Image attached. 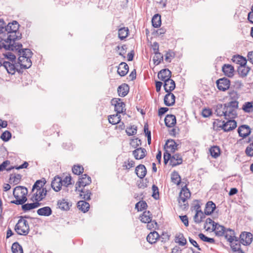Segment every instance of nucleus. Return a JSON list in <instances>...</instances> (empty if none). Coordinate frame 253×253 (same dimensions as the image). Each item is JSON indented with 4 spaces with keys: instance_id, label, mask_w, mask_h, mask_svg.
Returning a JSON list of instances; mask_svg holds the SVG:
<instances>
[{
    "instance_id": "obj_18",
    "label": "nucleus",
    "mask_w": 253,
    "mask_h": 253,
    "mask_svg": "<svg viewBox=\"0 0 253 253\" xmlns=\"http://www.w3.org/2000/svg\"><path fill=\"white\" fill-rule=\"evenodd\" d=\"M175 97L171 92H167L164 97V103L166 106H170L175 103Z\"/></svg>"
},
{
    "instance_id": "obj_5",
    "label": "nucleus",
    "mask_w": 253,
    "mask_h": 253,
    "mask_svg": "<svg viewBox=\"0 0 253 253\" xmlns=\"http://www.w3.org/2000/svg\"><path fill=\"white\" fill-rule=\"evenodd\" d=\"M227 121L219 122L217 125L218 127L221 128L224 131H229L235 129L237 126L236 122L233 119H227Z\"/></svg>"
},
{
    "instance_id": "obj_59",
    "label": "nucleus",
    "mask_w": 253,
    "mask_h": 253,
    "mask_svg": "<svg viewBox=\"0 0 253 253\" xmlns=\"http://www.w3.org/2000/svg\"><path fill=\"white\" fill-rule=\"evenodd\" d=\"M126 131L129 136L134 135L137 132V127L135 126H131L126 128Z\"/></svg>"
},
{
    "instance_id": "obj_29",
    "label": "nucleus",
    "mask_w": 253,
    "mask_h": 253,
    "mask_svg": "<svg viewBox=\"0 0 253 253\" xmlns=\"http://www.w3.org/2000/svg\"><path fill=\"white\" fill-rule=\"evenodd\" d=\"M160 236L158 233L155 231L150 232L147 236V241L151 244L156 243Z\"/></svg>"
},
{
    "instance_id": "obj_49",
    "label": "nucleus",
    "mask_w": 253,
    "mask_h": 253,
    "mask_svg": "<svg viewBox=\"0 0 253 253\" xmlns=\"http://www.w3.org/2000/svg\"><path fill=\"white\" fill-rule=\"evenodd\" d=\"M210 152L211 156L214 158L218 157L220 154V149L216 146L211 147L210 149Z\"/></svg>"
},
{
    "instance_id": "obj_34",
    "label": "nucleus",
    "mask_w": 253,
    "mask_h": 253,
    "mask_svg": "<svg viewBox=\"0 0 253 253\" xmlns=\"http://www.w3.org/2000/svg\"><path fill=\"white\" fill-rule=\"evenodd\" d=\"M22 47V46L17 49H14V50H17L18 51L19 56H23L24 58L25 57L26 58H31L32 52L31 50L28 48L21 49V48Z\"/></svg>"
},
{
    "instance_id": "obj_57",
    "label": "nucleus",
    "mask_w": 253,
    "mask_h": 253,
    "mask_svg": "<svg viewBox=\"0 0 253 253\" xmlns=\"http://www.w3.org/2000/svg\"><path fill=\"white\" fill-rule=\"evenodd\" d=\"M198 236L201 240H202L204 242H208V243H211V244L214 243L215 241L213 238H209V237L206 236L203 233L199 234Z\"/></svg>"
},
{
    "instance_id": "obj_19",
    "label": "nucleus",
    "mask_w": 253,
    "mask_h": 253,
    "mask_svg": "<svg viewBox=\"0 0 253 253\" xmlns=\"http://www.w3.org/2000/svg\"><path fill=\"white\" fill-rule=\"evenodd\" d=\"M224 74L229 78L234 76V68L233 66L230 64H224L222 68Z\"/></svg>"
},
{
    "instance_id": "obj_26",
    "label": "nucleus",
    "mask_w": 253,
    "mask_h": 253,
    "mask_svg": "<svg viewBox=\"0 0 253 253\" xmlns=\"http://www.w3.org/2000/svg\"><path fill=\"white\" fill-rule=\"evenodd\" d=\"M71 205L65 199H62L57 202L58 208L63 211H68Z\"/></svg>"
},
{
    "instance_id": "obj_6",
    "label": "nucleus",
    "mask_w": 253,
    "mask_h": 253,
    "mask_svg": "<svg viewBox=\"0 0 253 253\" xmlns=\"http://www.w3.org/2000/svg\"><path fill=\"white\" fill-rule=\"evenodd\" d=\"M91 182L90 177L88 176L86 174L82 175V177L79 179L78 181L76 184V191L81 188H84L86 185H89Z\"/></svg>"
},
{
    "instance_id": "obj_20",
    "label": "nucleus",
    "mask_w": 253,
    "mask_h": 253,
    "mask_svg": "<svg viewBox=\"0 0 253 253\" xmlns=\"http://www.w3.org/2000/svg\"><path fill=\"white\" fill-rule=\"evenodd\" d=\"M33 202H34L32 203H27L25 204H23V205H21L22 210L26 212L31 210L37 208L41 205V203H39L36 201Z\"/></svg>"
},
{
    "instance_id": "obj_27",
    "label": "nucleus",
    "mask_w": 253,
    "mask_h": 253,
    "mask_svg": "<svg viewBox=\"0 0 253 253\" xmlns=\"http://www.w3.org/2000/svg\"><path fill=\"white\" fill-rule=\"evenodd\" d=\"M147 170L143 165H139L135 168V173L140 178H144L146 174Z\"/></svg>"
},
{
    "instance_id": "obj_37",
    "label": "nucleus",
    "mask_w": 253,
    "mask_h": 253,
    "mask_svg": "<svg viewBox=\"0 0 253 253\" xmlns=\"http://www.w3.org/2000/svg\"><path fill=\"white\" fill-rule=\"evenodd\" d=\"M37 213L39 215L42 216H49L52 213V210L49 207H44L43 208L39 209L37 211Z\"/></svg>"
},
{
    "instance_id": "obj_46",
    "label": "nucleus",
    "mask_w": 253,
    "mask_h": 253,
    "mask_svg": "<svg viewBox=\"0 0 253 253\" xmlns=\"http://www.w3.org/2000/svg\"><path fill=\"white\" fill-rule=\"evenodd\" d=\"M128 28L123 27L120 28L118 31V37L119 39L123 40L126 38L128 34Z\"/></svg>"
},
{
    "instance_id": "obj_3",
    "label": "nucleus",
    "mask_w": 253,
    "mask_h": 253,
    "mask_svg": "<svg viewBox=\"0 0 253 253\" xmlns=\"http://www.w3.org/2000/svg\"><path fill=\"white\" fill-rule=\"evenodd\" d=\"M238 107V102L236 100L231 101L226 103L225 118L233 119L237 116V109Z\"/></svg>"
},
{
    "instance_id": "obj_40",
    "label": "nucleus",
    "mask_w": 253,
    "mask_h": 253,
    "mask_svg": "<svg viewBox=\"0 0 253 253\" xmlns=\"http://www.w3.org/2000/svg\"><path fill=\"white\" fill-rule=\"evenodd\" d=\"M141 222L146 223L152 220V214L149 211H145L140 217Z\"/></svg>"
},
{
    "instance_id": "obj_56",
    "label": "nucleus",
    "mask_w": 253,
    "mask_h": 253,
    "mask_svg": "<svg viewBox=\"0 0 253 253\" xmlns=\"http://www.w3.org/2000/svg\"><path fill=\"white\" fill-rule=\"evenodd\" d=\"M6 24L3 20L0 19V37L5 38Z\"/></svg>"
},
{
    "instance_id": "obj_16",
    "label": "nucleus",
    "mask_w": 253,
    "mask_h": 253,
    "mask_svg": "<svg viewBox=\"0 0 253 253\" xmlns=\"http://www.w3.org/2000/svg\"><path fill=\"white\" fill-rule=\"evenodd\" d=\"M238 132L240 137L245 138L251 134V130L249 126L244 125L239 127Z\"/></svg>"
},
{
    "instance_id": "obj_15",
    "label": "nucleus",
    "mask_w": 253,
    "mask_h": 253,
    "mask_svg": "<svg viewBox=\"0 0 253 253\" xmlns=\"http://www.w3.org/2000/svg\"><path fill=\"white\" fill-rule=\"evenodd\" d=\"M51 186L55 191H59L63 186L62 178L58 176H56L52 181Z\"/></svg>"
},
{
    "instance_id": "obj_54",
    "label": "nucleus",
    "mask_w": 253,
    "mask_h": 253,
    "mask_svg": "<svg viewBox=\"0 0 253 253\" xmlns=\"http://www.w3.org/2000/svg\"><path fill=\"white\" fill-rule=\"evenodd\" d=\"M179 196L189 199L190 197L191 193L186 186H185L182 188Z\"/></svg>"
},
{
    "instance_id": "obj_11",
    "label": "nucleus",
    "mask_w": 253,
    "mask_h": 253,
    "mask_svg": "<svg viewBox=\"0 0 253 253\" xmlns=\"http://www.w3.org/2000/svg\"><path fill=\"white\" fill-rule=\"evenodd\" d=\"M0 49L4 48L7 50H11L13 51L14 49H17L22 46V44H17V45H14L13 44L5 42L4 40H3L5 39V38L3 37H0Z\"/></svg>"
},
{
    "instance_id": "obj_31",
    "label": "nucleus",
    "mask_w": 253,
    "mask_h": 253,
    "mask_svg": "<svg viewBox=\"0 0 253 253\" xmlns=\"http://www.w3.org/2000/svg\"><path fill=\"white\" fill-rule=\"evenodd\" d=\"M174 241L180 246H183L187 244L186 239L184 237L182 233H177L175 236Z\"/></svg>"
},
{
    "instance_id": "obj_55",
    "label": "nucleus",
    "mask_w": 253,
    "mask_h": 253,
    "mask_svg": "<svg viewBox=\"0 0 253 253\" xmlns=\"http://www.w3.org/2000/svg\"><path fill=\"white\" fill-rule=\"evenodd\" d=\"M22 178V175L20 174H11L10 176V180L11 181H12L13 183L14 184H18L20 180Z\"/></svg>"
},
{
    "instance_id": "obj_24",
    "label": "nucleus",
    "mask_w": 253,
    "mask_h": 253,
    "mask_svg": "<svg viewBox=\"0 0 253 253\" xmlns=\"http://www.w3.org/2000/svg\"><path fill=\"white\" fill-rule=\"evenodd\" d=\"M128 71V66L125 62H122L118 66L117 72L121 76H125Z\"/></svg>"
},
{
    "instance_id": "obj_58",
    "label": "nucleus",
    "mask_w": 253,
    "mask_h": 253,
    "mask_svg": "<svg viewBox=\"0 0 253 253\" xmlns=\"http://www.w3.org/2000/svg\"><path fill=\"white\" fill-rule=\"evenodd\" d=\"M147 206V203L145 201H139L136 204L135 209H136L138 211H141L146 209Z\"/></svg>"
},
{
    "instance_id": "obj_1",
    "label": "nucleus",
    "mask_w": 253,
    "mask_h": 253,
    "mask_svg": "<svg viewBox=\"0 0 253 253\" xmlns=\"http://www.w3.org/2000/svg\"><path fill=\"white\" fill-rule=\"evenodd\" d=\"M19 27V25L16 21H13L6 26L5 28L6 38L3 39L5 42L13 44L14 45L20 44L15 42L16 40H19L21 38V34L18 31Z\"/></svg>"
},
{
    "instance_id": "obj_7",
    "label": "nucleus",
    "mask_w": 253,
    "mask_h": 253,
    "mask_svg": "<svg viewBox=\"0 0 253 253\" xmlns=\"http://www.w3.org/2000/svg\"><path fill=\"white\" fill-rule=\"evenodd\" d=\"M112 104L114 105L115 111L117 114L123 113L126 111V105L120 98H114L111 101Z\"/></svg>"
},
{
    "instance_id": "obj_53",
    "label": "nucleus",
    "mask_w": 253,
    "mask_h": 253,
    "mask_svg": "<svg viewBox=\"0 0 253 253\" xmlns=\"http://www.w3.org/2000/svg\"><path fill=\"white\" fill-rule=\"evenodd\" d=\"M243 109L245 112L247 113L252 112L253 111V101L245 103L243 106Z\"/></svg>"
},
{
    "instance_id": "obj_45",
    "label": "nucleus",
    "mask_w": 253,
    "mask_h": 253,
    "mask_svg": "<svg viewBox=\"0 0 253 253\" xmlns=\"http://www.w3.org/2000/svg\"><path fill=\"white\" fill-rule=\"evenodd\" d=\"M109 123L112 125H116L121 122V116L119 114L110 115L108 117Z\"/></svg>"
},
{
    "instance_id": "obj_10",
    "label": "nucleus",
    "mask_w": 253,
    "mask_h": 253,
    "mask_svg": "<svg viewBox=\"0 0 253 253\" xmlns=\"http://www.w3.org/2000/svg\"><path fill=\"white\" fill-rule=\"evenodd\" d=\"M216 84L219 90L224 91L229 89L230 85V82L228 79L223 78L217 80L216 81Z\"/></svg>"
},
{
    "instance_id": "obj_52",
    "label": "nucleus",
    "mask_w": 253,
    "mask_h": 253,
    "mask_svg": "<svg viewBox=\"0 0 253 253\" xmlns=\"http://www.w3.org/2000/svg\"><path fill=\"white\" fill-rule=\"evenodd\" d=\"M3 56L7 60H4V61H10V62L16 63V56L12 53L8 52L7 53L4 54ZM3 61H4V60H3Z\"/></svg>"
},
{
    "instance_id": "obj_39",
    "label": "nucleus",
    "mask_w": 253,
    "mask_h": 253,
    "mask_svg": "<svg viewBox=\"0 0 253 253\" xmlns=\"http://www.w3.org/2000/svg\"><path fill=\"white\" fill-rule=\"evenodd\" d=\"M250 68L246 65L240 66L238 68V72L240 77L244 78L247 76Z\"/></svg>"
},
{
    "instance_id": "obj_36",
    "label": "nucleus",
    "mask_w": 253,
    "mask_h": 253,
    "mask_svg": "<svg viewBox=\"0 0 253 253\" xmlns=\"http://www.w3.org/2000/svg\"><path fill=\"white\" fill-rule=\"evenodd\" d=\"M226 103L224 104H218L216 106L215 113L218 116H225Z\"/></svg>"
},
{
    "instance_id": "obj_14",
    "label": "nucleus",
    "mask_w": 253,
    "mask_h": 253,
    "mask_svg": "<svg viewBox=\"0 0 253 253\" xmlns=\"http://www.w3.org/2000/svg\"><path fill=\"white\" fill-rule=\"evenodd\" d=\"M171 76V73L168 69L161 70L158 74V78L164 82L170 79Z\"/></svg>"
},
{
    "instance_id": "obj_17",
    "label": "nucleus",
    "mask_w": 253,
    "mask_h": 253,
    "mask_svg": "<svg viewBox=\"0 0 253 253\" xmlns=\"http://www.w3.org/2000/svg\"><path fill=\"white\" fill-rule=\"evenodd\" d=\"M223 235L229 243H232L234 241L237 242V237L235 235L234 231L231 229H226Z\"/></svg>"
},
{
    "instance_id": "obj_2",
    "label": "nucleus",
    "mask_w": 253,
    "mask_h": 253,
    "mask_svg": "<svg viewBox=\"0 0 253 253\" xmlns=\"http://www.w3.org/2000/svg\"><path fill=\"white\" fill-rule=\"evenodd\" d=\"M27 193L28 190L26 187L21 186H16L13 192L16 200L11 201V203L17 205H23L27 201Z\"/></svg>"
},
{
    "instance_id": "obj_35",
    "label": "nucleus",
    "mask_w": 253,
    "mask_h": 253,
    "mask_svg": "<svg viewBox=\"0 0 253 253\" xmlns=\"http://www.w3.org/2000/svg\"><path fill=\"white\" fill-rule=\"evenodd\" d=\"M232 60L233 62L240 65V66L246 65L247 62L246 58L239 55L233 56Z\"/></svg>"
},
{
    "instance_id": "obj_25",
    "label": "nucleus",
    "mask_w": 253,
    "mask_h": 253,
    "mask_svg": "<svg viewBox=\"0 0 253 253\" xmlns=\"http://www.w3.org/2000/svg\"><path fill=\"white\" fill-rule=\"evenodd\" d=\"M183 160L181 156L179 154H175L172 156L170 165L172 167H175L182 163Z\"/></svg>"
},
{
    "instance_id": "obj_60",
    "label": "nucleus",
    "mask_w": 253,
    "mask_h": 253,
    "mask_svg": "<svg viewBox=\"0 0 253 253\" xmlns=\"http://www.w3.org/2000/svg\"><path fill=\"white\" fill-rule=\"evenodd\" d=\"M116 49L117 50L119 51V54L120 56H123V58H125V54L126 53V45H123L121 46L119 45H118L116 47Z\"/></svg>"
},
{
    "instance_id": "obj_41",
    "label": "nucleus",
    "mask_w": 253,
    "mask_h": 253,
    "mask_svg": "<svg viewBox=\"0 0 253 253\" xmlns=\"http://www.w3.org/2000/svg\"><path fill=\"white\" fill-rule=\"evenodd\" d=\"M230 243V246L232 250L235 253H244L241 249V245L237 240V242L234 241Z\"/></svg>"
},
{
    "instance_id": "obj_23",
    "label": "nucleus",
    "mask_w": 253,
    "mask_h": 253,
    "mask_svg": "<svg viewBox=\"0 0 253 253\" xmlns=\"http://www.w3.org/2000/svg\"><path fill=\"white\" fill-rule=\"evenodd\" d=\"M146 152V151L144 148H139L134 150L132 154L136 159L140 160L145 157Z\"/></svg>"
},
{
    "instance_id": "obj_32",
    "label": "nucleus",
    "mask_w": 253,
    "mask_h": 253,
    "mask_svg": "<svg viewBox=\"0 0 253 253\" xmlns=\"http://www.w3.org/2000/svg\"><path fill=\"white\" fill-rule=\"evenodd\" d=\"M226 229L223 226L220 225L217 223L214 224L212 230L214 231L216 235L218 236H222L224 233Z\"/></svg>"
},
{
    "instance_id": "obj_63",
    "label": "nucleus",
    "mask_w": 253,
    "mask_h": 253,
    "mask_svg": "<svg viewBox=\"0 0 253 253\" xmlns=\"http://www.w3.org/2000/svg\"><path fill=\"white\" fill-rule=\"evenodd\" d=\"M245 153L248 156H253V142L247 147Z\"/></svg>"
},
{
    "instance_id": "obj_28",
    "label": "nucleus",
    "mask_w": 253,
    "mask_h": 253,
    "mask_svg": "<svg viewBox=\"0 0 253 253\" xmlns=\"http://www.w3.org/2000/svg\"><path fill=\"white\" fill-rule=\"evenodd\" d=\"M129 91V86L126 84H123L118 88V94L121 97L126 96Z\"/></svg>"
},
{
    "instance_id": "obj_21",
    "label": "nucleus",
    "mask_w": 253,
    "mask_h": 253,
    "mask_svg": "<svg viewBox=\"0 0 253 253\" xmlns=\"http://www.w3.org/2000/svg\"><path fill=\"white\" fill-rule=\"evenodd\" d=\"M164 87L166 92H170L174 89L175 84L174 81L169 79L164 82Z\"/></svg>"
},
{
    "instance_id": "obj_12",
    "label": "nucleus",
    "mask_w": 253,
    "mask_h": 253,
    "mask_svg": "<svg viewBox=\"0 0 253 253\" xmlns=\"http://www.w3.org/2000/svg\"><path fill=\"white\" fill-rule=\"evenodd\" d=\"M241 243L244 245H250L253 238V235L250 232H242L240 236Z\"/></svg>"
},
{
    "instance_id": "obj_22",
    "label": "nucleus",
    "mask_w": 253,
    "mask_h": 253,
    "mask_svg": "<svg viewBox=\"0 0 253 253\" xmlns=\"http://www.w3.org/2000/svg\"><path fill=\"white\" fill-rule=\"evenodd\" d=\"M176 118L173 115H167L165 119V125L169 127H173L176 124Z\"/></svg>"
},
{
    "instance_id": "obj_33",
    "label": "nucleus",
    "mask_w": 253,
    "mask_h": 253,
    "mask_svg": "<svg viewBox=\"0 0 253 253\" xmlns=\"http://www.w3.org/2000/svg\"><path fill=\"white\" fill-rule=\"evenodd\" d=\"M166 146L169 152L173 153L177 149L178 145L173 140H169L166 142Z\"/></svg>"
},
{
    "instance_id": "obj_8",
    "label": "nucleus",
    "mask_w": 253,
    "mask_h": 253,
    "mask_svg": "<svg viewBox=\"0 0 253 253\" xmlns=\"http://www.w3.org/2000/svg\"><path fill=\"white\" fill-rule=\"evenodd\" d=\"M36 192L32 195L31 200L32 201H36L40 203V201L43 200L47 194L46 189H36Z\"/></svg>"
},
{
    "instance_id": "obj_13",
    "label": "nucleus",
    "mask_w": 253,
    "mask_h": 253,
    "mask_svg": "<svg viewBox=\"0 0 253 253\" xmlns=\"http://www.w3.org/2000/svg\"><path fill=\"white\" fill-rule=\"evenodd\" d=\"M24 58L23 56H19L18 58V63L21 69H28L32 66L31 58H26L25 57Z\"/></svg>"
},
{
    "instance_id": "obj_38",
    "label": "nucleus",
    "mask_w": 253,
    "mask_h": 253,
    "mask_svg": "<svg viewBox=\"0 0 253 253\" xmlns=\"http://www.w3.org/2000/svg\"><path fill=\"white\" fill-rule=\"evenodd\" d=\"M80 192V196L84 200H89L90 199L91 192L89 190H86L84 188L79 189L78 190Z\"/></svg>"
},
{
    "instance_id": "obj_9",
    "label": "nucleus",
    "mask_w": 253,
    "mask_h": 253,
    "mask_svg": "<svg viewBox=\"0 0 253 253\" xmlns=\"http://www.w3.org/2000/svg\"><path fill=\"white\" fill-rule=\"evenodd\" d=\"M14 63L10 62V61H3L1 63L0 70L3 71L5 70L8 74L13 75L16 72V67Z\"/></svg>"
},
{
    "instance_id": "obj_42",
    "label": "nucleus",
    "mask_w": 253,
    "mask_h": 253,
    "mask_svg": "<svg viewBox=\"0 0 253 253\" xmlns=\"http://www.w3.org/2000/svg\"><path fill=\"white\" fill-rule=\"evenodd\" d=\"M78 208L84 212H87L89 209V204L85 201H80L78 203Z\"/></svg>"
},
{
    "instance_id": "obj_51",
    "label": "nucleus",
    "mask_w": 253,
    "mask_h": 253,
    "mask_svg": "<svg viewBox=\"0 0 253 253\" xmlns=\"http://www.w3.org/2000/svg\"><path fill=\"white\" fill-rule=\"evenodd\" d=\"M188 199L181 197L179 196V199H178V203L179 204L180 207L183 209H185L187 208L188 206V204L187 202V200Z\"/></svg>"
},
{
    "instance_id": "obj_43",
    "label": "nucleus",
    "mask_w": 253,
    "mask_h": 253,
    "mask_svg": "<svg viewBox=\"0 0 253 253\" xmlns=\"http://www.w3.org/2000/svg\"><path fill=\"white\" fill-rule=\"evenodd\" d=\"M46 183V180L44 178L41 180H38L35 183L34 185L33 186L32 191L34 192L36 189H46L45 188H43L44 184Z\"/></svg>"
},
{
    "instance_id": "obj_64",
    "label": "nucleus",
    "mask_w": 253,
    "mask_h": 253,
    "mask_svg": "<svg viewBox=\"0 0 253 253\" xmlns=\"http://www.w3.org/2000/svg\"><path fill=\"white\" fill-rule=\"evenodd\" d=\"M134 162L132 160H128L127 161L125 162L123 167L124 169H129L131 168L134 167Z\"/></svg>"
},
{
    "instance_id": "obj_47",
    "label": "nucleus",
    "mask_w": 253,
    "mask_h": 253,
    "mask_svg": "<svg viewBox=\"0 0 253 253\" xmlns=\"http://www.w3.org/2000/svg\"><path fill=\"white\" fill-rule=\"evenodd\" d=\"M11 251L12 253H23L22 247L17 242L12 245Z\"/></svg>"
},
{
    "instance_id": "obj_48",
    "label": "nucleus",
    "mask_w": 253,
    "mask_h": 253,
    "mask_svg": "<svg viewBox=\"0 0 253 253\" xmlns=\"http://www.w3.org/2000/svg\"><path fill=\"white\" fill-rule=\"evenodd\" d=\"M171 181L176 185H179L181 182V178L176 171H173L171 174Z\"/></svg>"
},
{
    "instance_id": "obj_50",
    "label": "nucleus",
    "mask_w": 253,
    "mask_h": 253,
    "mask_svg": "<svg viewBox=\"0 0 253 253\" xmlns=\"http://www.w3.org/2000/svg\"><path fill=\"white\" fill-rule=\"evenodd\" d=\"M153 61L156 65H159L163 60V55L160 52L154 53Z\"/></svg>"
},
{
    "instance_id": "obj_61",
    "label": "nucleus",
    "mask_w": 253,
    "mask_h": 253,
    "mask_svg": "<svg viewBox=\"0 0 253 253\" xmlns=\"http://www.w3.org/2000/svg\"><path fill=\"white\" fill-rule=\"evenodd\" d=\"M72 171L75 174L80 175L81 173L83 172L84 168L79 165L74 166L72 168Z\"/></svg>"
},
{
    "instance_id": "obj_30",
    "label": "nucleus",
    "mask_w": 253,
    "mask_h": 253,
    "mask_svg": "<svg viewBox=\"0 0 253 253\" xmlns=\"http://www.w3.org/2000/svg\"><path fill=\"white\" fill-rule=\"evenodd\" d=\"M216 206L213 202L212 201L208 202L204 210L205 214L206 215L211 214L213 212Z\"/></svg>"
},
{
    "instance_id": "obj_62",
    "label": "nucleus",
    "mask_w": 253,
    "mask_h": 253,
    "mask_svg": "<svg viewBox=\"0 0 253 253\" xmlns=\"http://www.w3.org/2000/svg\"><path fill=\"white\" fill-rule=\"evenodd\" d=\"M62 182L63 186L65 187H68L69 185L72 184L71 176L70 175L66 176L63 180L62 179Z\"/></svg>"
},
{
    "instance_id": "obj_4",
    "label": "nucleus",
    "mask_w": 253,
    "mask_h": 253,
    "mask_svg": "<svg viewBox=\"0 0 253 253\" xmlns=\"http://www.w3.org/2000/svg\"><path fill=\"white\" fill-rule=\"evenodd\" d=\"M14 230L19 235L26 236L30 231V227L28 221L23 217H21L15 226Z\"/></svg>"
},
{
    "instance_id": "obj_44",
    "label": "nucleus",
    "mask_w": 253,
    "mask_h": 253,
    "mask_svg": "<svg viewBox=\"0 0 253 253\" xmlns=\"http://www.w3.org/2000/svg\"><path fill=\"white\" fill-rule=\"evenodd\" d=\"M152 25L155 28H158L161 25V17L159 14L154 15L152 19Z\"/></svg>"
}]
</instances>
